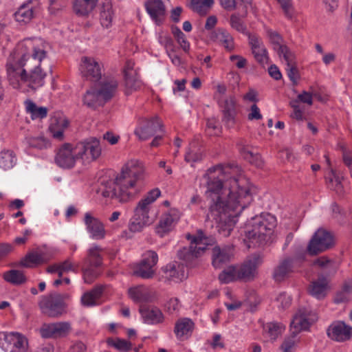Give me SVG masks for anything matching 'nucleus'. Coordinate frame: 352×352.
Instances as JSON below:
<instances>
[{
  "label": "nucleus",
  "mask_w": 352,
  "mask_h": 352,
  "mask_svg": "<svg viewBox=\"0 0 352 352\" xmlns=\"http://www.w3.org/2000/svg\"><path fill=\"white\" fill-rule=\"evenodd\" d=\"M227 171L219 164L208 169L204 175L207 181L206 192L208 202L207 218L217 223L219 234L230 236L236 217L253 200L254 187L243 175L226 180Z\"/></svg>",
  "instance_id": "1"
},
{
  "label": "nucleus",
  "mask_w": 352,
  "mask_h": 352,
  "mask_svg": "<svg viewBox=\"0 0 352 352\" xmlns=\"http://www.w3.org/2000/svg\"><path fill=\"white\" fill-rule=\"evenodd\" d=\"M48 47L41 38H26L11 53L6 67L8 80L14 88L20 80L33 90L44 85L46 73L41 64L47 56Z\"/></svg>",
  "instance_id": "2"
},
{
  "label": "nucleus",
  "mask_w": 352,
  "mask_h": 352,
  "mask_svg": "<svg viewBox=\"0 0 352 352\" xmlns=\"http://www.w3.org/2000/svg\"><path fill=\"white\" fill-rule=\"evenodd\" d=\"M144 168L138 160L129 161L114 179L102 180L99 191L104 197L126 203L133 199L142 188Z\"/></svg>",
  "instance_id": "3"
},
{
  "label": "nucleus",
  "mask_w": 352,
  "mask_h": 352,
  "mask_svg": "<svg viewBox=\"0 0 352 352\" xmlns=\"http://www.w3.org/2000/svg\"><path fill=\"white\" fill-rule=\"evenodd\" d=\"M276 226V217L270 213H261L252 217L245 228L248 247L261 246L268 242Z\"/></svg>",
  "instance_id": "4"
},
{
  "label": "nucleus",
  "mask_w": 352,
  "mask_h": 352,
  "mask_svg": "<svg viewBox=\"0 0 352 352\" xmlns=\"http://www.w3.org/2000/svg\"><path fill=\"white\" fill-rule=\"evenodd\" d=\"M159 188L150 190L138 204L134 209V214L130 220L129 228L133 232H140L143 228L150 224L148 213L151 204L160 196Z\"/></svg>",
  "instance_id": "5"
},
{
  "label": "nucleus",
  "mask_w": 352,
  "mask_h": 352,
  "mask_svg": "<svg viewBox=\"0 0 352 352\" xmlns=\"http://www.w3.org/2000/svg\"><path fill=\"white\" fill-rule=\"evenodd\" d=\"M67 295L51 293L42 296L38 302L41 312L50 318H58L65 313L66 304L64 301Z\"/></svg>",
  "instance_id": "6"
},
{
  "label": "nucleus",
  "mask_w": 352,
  "mask_h": 352,
  "mask_svg": "<svg viewBox=\"0 0 352 352\" xmlns=\"http://www.w3.org/2000/svg\"><path fill=\"white\" fill-rule=\"evenodd\" d=\"M208 238L205 236L203 231L199 230L197 235L191 240L188 248H184L178 252V256L186 262L190 261L199 256L206 249Z\"/></svg>",
  "instance_id": "7"
},
{
  "label": "nucleus",
  "mask_w": 352,
  "mask_h": 352,
  "mask_svg": "<svg viewBox=\"0 0 352 352\" xmlns=\"http://www.w3.org/2000/svg\"><path fill=\"white\" fill-rule=\"evenodd\" d=\"M318 320L317 315L306 307H300L293 316L290 323V331L298 334L307 331Z\"/></svg>",
  "instance_id": "8"
},
{
  "label": "nucleus",
  "mask_w": 352,
  "mask_h": 352,
  "mask_svg": "<svg viewBox=\"0 0 352 352\" xmlns=\"http://www.w3.org/2000/svg\"><path fill=\"white\" fill-rule=\"evenodd\" d=\"M104 66L102 62L94 57L81 58L80 72L83 78L93 82H98L102 76Z\"/></svg>",
  "instance_id": "9"
},
{
  "label": "nucleus",
  "mask_w": 352,
  "mask_h": 352,
  "mask_svg": "<svg viewBox=\"0 0 352 352\" xmlns=\"http://www.w3.org/2000/svg\"><path fill=\"white\" fill-rule=\"evenodd\" d=\"M333 244L332 234L324 229H318L308 244L307 252L311 256L316 255L329 249Z\"/></svg>",
  "instance_id": "10"
},
{
  "label": "nucleus",
  "mask_w": 352,
  "mask_h": 352,
  "mask_svg": "<svg viewBox=\"0 0 352 352\" xmlns=\"http://www.w3.org/2000/svg\"><path fill=\"white\" fill-rule=\"evenodd\" d=\"M263 263V256L256 253L245 261L239 267H237L238 278L245 282L254 280L257 272L256 270Z\"/></svg>",
  "instance_id": "11"
},
{
  "label": "nucleus",
  "mask_w": 352,
  "mask_h": 352,
  "mask_svg": "<svg viewBox=\"0 0 352 352\" xmlns=\"http://www.w3.org/2000/svg\"><path fill=\"white\" fill-rule=\"evenodd\" d=\"M76 152L78 159L90 162L96 160L101 154L100 142L96 138H91L76 145Z\"/></svg>",
  "instance_id": "12"
},
{
  "label": "nucleus",
  "mask_w": 352,
  "mask_h": 352,
  "mask_svg": "<svg viewBox=\"0 0 352 352\" xmlns=\"http://www.w3.org/2000/svg\"><path fill=\"white\" fill-rule=\"evenodd\" d=\"M181 213L176 208H170L168 212L164 213L155 227V232L160 237L172 231L179 221Z\"/></svg>",
  "instance_id": "13"
},
{
  "label": "nucleus",
  "mask_w": 352,
  "mask_h": 352,
  "mask_svg": "<svg viewBox=\"0 0 352 352\" xmlns=\"http://www.w3.org/2000/svg\"><path fill=\"white\" fill-rule=\"evenodd\" d=\"M157 261L158 256L155 252L152 250L146 252L143 254V258L135 270L134 274L142 278H151L155 274L154 267Z\"/></svg>",
  "instance_id": "14"
},
{
  "label": "nucleus",
  "mask_w": 352,
  "mask_h": 352,
  "mask_svg": "<svg viewBox=\"0 0 352 352\" xmlns=\"http://www.w3.org/2000/svg\"><path fill=\"white\" fill-rule=\"evenodd\" d=\"M134 65L133 61L128 60L123 69L126 95H130L133 91L139 90L142 86V82L139 78L137 70L134 69Z\"/></svg>",
  "instance_id": "15"
},
{
  "label": "nucleus",
  "mask_w": 352,
  "mask_h": 352,
  "mask_svg": "<svg viewBox=\"0 0 352 352\" xmlns=\"http://www.w3.org/2000/svg\"><path fill=\"white\" fill-rule=\"evenodd\" d=\"M162 123L157 116L150 119L144 118L135 131V134L142 140H146L153 136L162 129Z\"/></svg>",
  "instance_id": "16"
},
{
  "label": "nucleus",
  "mask_w": 352,
  "mask_h": 352,
  "mask_svg": "<svg viewBox=\"0 0 352 352\" xmlns=\"http://www.w3.org/2000/svg\"><path fill=\"white\" fill-rule=\"evenodd\" d=\"M78 157V154L76 152V146L72 147V144L65 143L58 150L55 161L60 167L70 168L74 166Z\"/></svg>",
  "instance_id": "17"
},
{
  "label": "nucleus",
  "mask_w": 352,
  "mask_h": 352,
  "mask_svg": "<svg viewBox=\"0 0 352 352\" xmlns=\"http://www.w3.org/2000/svg\"><path fill=\"white\" fill-rule=\"evenodd\" d=\"M327 336L336 342H345L352 338V327L344 321L333 322L327 330Z\"/></svg>",
  "instance_id": "18"
},
{
  "label": "nucleus",
  "mask_w": 352,
  "mask_h": 352,
  "mask_svg": "<svg viewBox=\"0 0 352 352\" xmlns=\"http://www.w3.org/2000/svg\"><path fill=\"white\" fill-rule=\"evenodd\" d=\"M294 272V261L289 256L280 259L274 267L272 277L274 282L282 283L289 278Z\"/></svg>",
  "instance_id": "19"
},
{
  "label": "nucleus",
  "mask_w": 352,
  "mask_h": 352,
  "mask_svg": "<svg viewBox=\"0 0 352 352\" xmlns=\"http://www.w3.org/2000/svg\"><path fill=\"white\" fill-rule=\"evenodd\" d=\"M233 250L230 246H214L212 250V265L215 269H221L230 262Z\"/></svg>",
  "instance_id": "20"
},
{
  "label": "nucleus",
  "mask_w": 352,
  "mask_h": 352,
  "mask_svg": "<svg viewBox=\"0 0 352 352\" xmlns=\"http://www.w3.org/2000/svg\"><path fill=\"white\" fill-rule=\"evenodd\" d=\"M219 104L222 109V121L228 127L233 126L236 114V100L235 97L233 96H230L227 98L219 99Z\"/></svg>",
  "instance_id": "21"
},
{
  "label": "nucleus",
  "mask_w": 352,
  "mask_h": 352,
  "mask_svg": "<svg viewBox=\"0 0 352 352\" xmlns=\"http://www.w3.org/2000/svg\"><path fill=\"white\" fill-rule=\"evenodd\" d=\"M84 222L92 239L100 240L104 238L105 230L104 225L98 219L93 217L91 213L86 212L85 214Z\"/></svg>",
  "instance_id": "22"
},
{
  "label": "nucleus",
  "mask_w": 352,
  "mask_h": 352,
  "mask_svg": "<svg viewBox=\"0 0 352 352\" xmlns=\"http://www.w3.org/2000/svg\"><path fill=\"white\" fill-rule=\"evenodd\" d=\"M145 8L156 25L162 23L166 14V7L162 0H148L145 3Z\"/></svg>",
  "instance_id": "23"
},
{
  "label": "nucleus",
  "mask_w": 352,
  "mask_h": 352,
  "mask_svg": "<svg viewBox=\"0 0 352 352\" xmlns=\"http://www.w3.org/2000/svg\"><path fill=\"white\" fill-rule=\"evenodd\" d=\"M131 298L135 302H153L157 299V294L144 286H138L129 289Z\"/></svg>",
  "instance_id": "24"
},
{
  "label": "nucleus",
  "mask_w": 352,
  "mask_h": 352,
  "mask_svg": "<svg viewBox=\"0 0 352 352\" xmlns=\"http://www.w3.org/2000/svg\"><path fill=\"white\" fill-rule=\"evenodd\" d=\"M328 285V277L320 273L318 278L310 283L308 287L309 294L318 300L322 299L327 296Z\"/></svg>",
  "instance_id": "25"
},
{
  "label": "nucleus",
  "mask_w": 352,
  "mask_h": 352,
  "mask_svg": "<svg viewBox=\"0 0 352 352\" xmlns=\"http://www.w3.org/2000/svg\"><path fill=\"white\" fill-rule=\"evenodd\" d=\"M237 148L243 157L250 163L257 167H262L263 161L258 153H254L248 142L245 139H240L236 142Z\"/></svg>",
  "instance_id": "26"
},
{
  "label": "nucleus",
  "mask_w": 352,
  "mask_h": 352,
  "mask_svg": "<svg viewBox=\"0 0 352 352\" xmlns=\"http://www.w3.org/2000/svg\"><path fill=\"white\" fill-rule=\"evenodd\" d=\"M249 44L256 60L261 65L267 63V51L261 39L256 35H249Z\"/></svg>",
  "instance_id": "27"
},
{
  "label": "nucleus",
  "mask_w": 352,
  "mask_h": 352,
  "mask_svg": "<svg viewBox=\"0 0 352 352\" xmlns=\"http://www.w3.org/2000/svg\"><path fill=\"white\" fill-rule=\"evenodd\" d=\"M118 87V80L113 77L104 78L100 82L98 90L99 96L103 101L107 102L110 100L116 94Z\"/></svg>",
  "instance_id": "28"
},
{
  "label": "nucleus",
  "mask_w": 352,
  "mask_h": 352,
  "mask_svg": "<svg viewBox=\"0 0 352 352\" xmlns=\"http://www.w3.org/2000/svg\"><path fill=\"white\" fill-rule=\"evenodd\" d=\"M162 270L166 278L175 282L182 281L187 276L185 266L177 262L167 264Z\"/></svg>",
  "instance_id": "29"
},
{
  "label": "nucleus",
  "mask_w": 352,
  "mask_h": 352,
  "mask_svg": "<svg viewBox=\"0 0 352 352\" xmlns=\"http://www.w3.org/2000/svg\"><path fill=\"white\" fill-rule=\"evenodd\" d=\"M140 312L144 322L149 324H157L162 323L164 320V316L162 311L156 307H148L140 306Z\"/></svg>",
  "instance_id": "30"
},
{
  "label": "nucleus",
  "mask_w": 352,
  "mask_h": 352,
  "mask_svg": "<svg viewBox=\"0 0 352 352\" xmlns=\"http://www.w3.org/2000/svg\"><path fill=\"white\" fill-rule=\"evenodd\" d=\"M194 327L195 324L191 319L188 318H180L175 322L174 333L177 339L184 340L190 336Z\"/></svg>",
  "instance_id": "31"
},
{
  "label": "nucleus",
  "mask_w": 352,
  "mask_h": 352,
  "mask_svg": "<svg viewBox=\"0 0 352 352\" xmlns=\"http://www.w3.org/2000/svg\"><path fill=\"white\" fill-rule=\"evenodd\" d=\"M6 340L10 346V352H26L28 349V340L22 334L11 332L6 336Z\"/></svg>",
  "instance_id": "32"
},
{
  "label": "nucleus",
  "mask_w": 352,
  "mask_h": 352,
  "mask_svg": "<svg viewBox=\"0 0 352 352\" xmlns=\"http://www.w3.org/2000/svg\"><path fill=\"white\" fill-rule=\"evenodd\" d=\"M69 121L63 116L54 117L51 119L49 130L53 138L62 140L63 139L64 131L68 127Z\"/></svg>",
  "instance_id": "33"
},
{
  "label": "nucleus",
  "mask_w": 352,
  "mask_h": 352,
  "mask_svg": "<svg viewBox=\"0 0 352 352\" xmlns=\"http://www.w3.org/2000/svg\"><path fill=\"white\" fill-rule=\"evenodd\" d=\"M98 1L73 0V10L78 16H88L96 8Z\"/></svg>",
  "instance_id": "34"
},
{
  "label": "nucleus",
  "mask_w": 352,
  "mask_h": 352,
  "mask_svg": "<svg viewBox=\"0 0 352 352\" xmlns=\"http://www.w3.org/2000/svg\"><path fill=\"white\" fill-rule=\"evenodd\" d=\"M103 249L94 245L87 250V256L84 259V262L87 265L94 267H99L102 265V253Z\"/></svg>",
  "instance_id": "35"
},
{
  "label": "nucleus",
  "mask_w": 352,
  "mask_h": 352,
  "mask_svg": "<svg viewBox=\"0 0 352 352\" xmlns=\"http://www.w3.org/2000/svg\"><path fill=\"white\" fill-rule=\"evenodd\" d=\"M212 38L223 45L227 51L231 52L234 49V38L228 30L218 28L212 33Z\"/></svg>",
  "instance_id": "36"
},
{
  "label": "nucleus",
  "mask_w": 352,
  "mask_h": 352,
  "mask_svg": "<svg viewBox=\"0 0 352 352\" xmlns=\"http://www.w3.org/2000/svg\"><path fill=\"white\" fill-rule=\"evenodd\" d=\"M103 289L104 287L100 285L94 287L89 292H85L81 297L82 304L86 307H91L98 305Z\"/></svg>",
  "instance_id": "37"
},
{
  "label": "nucleus",
  "mask_w": 352,
  "mask_h": 352,
  "mask_svg": "<svg viewBox=\"0 0 352 352\" xmlns=\"http://www.w3.org/2000/svg\"><path fill=\"white\" fill-rule=\"evenodd\" d=\"M34 16V8L32 6V2L21 5L18 10L14 13V17L18 22L27 23H29Z\"/></svg>",
  "instance_id": "38"
},
{
  "label": "nucleus",
  "mask_w": 352,
  "mask_h": 352,
  "mask_svg": "<svg viewBox=\"0 0 352 352\" xmlns=\"http://www.w3.org/2000/svg\"><path fill=\"white\" fill-rule=\"evenodd\" d=\"M113 16L112 3L110 0H105L100 8V20L103 27L109 28L111 25Z\"/></svg>",
  "instance_id": "39"
},
{
  "label": "nucleus",
  "mask_w": 352,
  "mask_h": 352,
  "mask_svg": "<svg viewBox=\"0 0 352 352\" xmlns=\"http://www.w3.org/2000/svg\"><path fill=\"white\" fill-rule=\"evenodd\" d=\"M47 262L43 253L32 252L27 254L20 261V265L25 267H32Z\"/></svg>",
  "instance_id": "40"
},
{
  "label": "nucleus",
  "mask_w": 352,
  "mask_h": 352,
  "mask_svg": "<svg viewBox=\"0 0 352 352\" xmlns=\"http://www.w3.org/2000/svg\"><path fill=\"white\" fill-rule=\"evenodd\" d=\"M83 102L85 105L91 109H96L105 103L102 97L99 96L98 90L95 89L88 90L86 92L83 98Z\"/></svg>",
  "instance_id": "41"
},
{
  "label": "nucleus",
  "mask_w": 352,
  "mask_h": 352,
  "mask_svg": "<svg viewBox=\"0 0 352 352\" xmlns=\"http://www.w3.org/2000/svg\"><path fill=\"white\" fill-rule=\"evenodd\" d=\"M4 280L14 285H20L25 283L27 278L24 274L17 270H11L3 274Z\"/></svg>",
  "instance_id": "42"
},
{
  "label": "nucleus",
  "mask_w": 352,
  "mask_h": 352,
  "mask_svg": "<svg viewBox=\"0 0 352 352\" xmlns=\"http://www.w3.org/2000/svg\"><path fill=\"white\" fill-rule=\"evenodd\" d=\"M219 280L223 284L239 280L238 278L237 267L235 265H230L224 269L219 274Z\"/></svg>",
  "instance_id": "43"
},
{
  "label": "nucleus",
  "mask_w": 352,
  "mask_h": 352,
  "mask_svg": "<svg viewBox=\"0 0 352 352\" xmlns=\"http://www.w3.org/2000/svg\"><path fill=\"white\" fill-rule=\"evenodd\" d=\"M25 107L27 111L31 114V117L33 120L44 118L47 115V109L46 107H38L32 100H28L25 102Z\"/></svg>",
  "instance_id": "44"
},
{
  "label": "nucleus",
  "mask_w": 352,
  "mask_h": 352,
  "mask_svg": "<svg viewBox=\"0 0 352 352\" xmlns=\"http://www.w3.org/2000/svg\"><path fill=\"white\" fill-rule=\"evenodd\" d=\"M284 329V325L280 322H268L264 326L265 331L267 334L268 337L273 341L277 339Z\"/></svg>",
  "instance_id": "45"
},
{
  "label": "nucleus",
  "mask_w": 352,
  "mask_h": 352,
  "mask_svg": "<svg viewBox=\"0 0 352 352\" xmlns=\"http://www.w3.org/2000/svg\"><path fill=\"white\" fill-rule=\"evenodd\" d=\"M16 162V156L12 151H4L1 153L0 167L8 170L14 167Z\"/></svg>",
  "instance_id": "46"
},
{
  "label": "nucleus",
  "mask_w": 352,
  "mask_h": 352,
  "mask_svg": "<svg viewBox=\"0 0 352 352\" xmlns=\"http://www.w3.org/2000/svg\"><path fill=\"white\" fill-rule=\"evenodd\" d=\"M298 342L297 334L291 332L289 336L284 338L280 346V349L282 352H295Z\"/></svg>",
  "instance_id": "47"
},
{
  "label": "nucleus",
  "mask_w": 352,
  "mask_h": 352,
  "mask_svg": "<svg viewBox=\"0 0 352 352\" xmlns=\"http://www.w3.org/2000/svg\"><path fill=\"white\" fill-rule=\"evenodd\" d=\"M314 264L325 270L326 271L322 272V274H324L327 277L330 276L336 272L333 261L326 256H320L318 258L314 261Z\"/></svg>",
  "instance_id": "48"
},
{
  "label": "nucleus",
  "mask_w": 352,
  "mask_h": 352,
  "mask_svg": "<svg viewBox=\"0 0 352 352\" xmlns=\"http://www.w3.org/2000/svg\"><path fill=\"white\" fill-rule=\"evenodd\" d=\"M230 25L236 31L241 32L246 36L251 35L248 31L247 26L243 22V21L241 19V17L236 14H233L230 16Z\"/></svg>",
  "instance_id": "49"
},
{
  "label": "nucleus",
  "mask_w": 352,
  "mask_h": 352,
  "mask_svg": "<svg viewBox=\"0 0 352 352\" xmlns=\"http://www.w3.org/2000/svg\"><path fill=\"white\" fill-rule=\"evenodd\" d=\"M107 343L109 346H113L120 351L126 352L132 348V344L130 342L118 338L116 339L109 338L107 340Z\"/></svg>",
  "instance_id": "50"
},
{
  "label": "nucleus",
  "mask_w": 352,
  "mask_h": 352,
  "mask_svg": "<svg viewBox=\"0 0 352 352\" xmlns=\"http://www.w3.org/2000/svg\"><path fill=\"white\" fill-rule=\"evenodd\" d=\"M213 3V0H191L190 8L193 11L204 15L206 14V8L211 7Z\"/></svg>",
  "instance_id": "51"
},
{
  "label": "nucleus",
  "mask_w": 352,
  "mask_h": 352,
  "mask_svg": "<svg viewBox=\"0 0 352 352\" xmlns=\"http://www.w3.org/2000/svg\"><path fill=\"white\" fill-rule=\"evenodd\" d=\"M352 291V285L349 283H345L340 291H338L334 298L336 304L343 303L349 300V296Z\"/></svg>",
  "instance_id": "52"
},
{
  "label": "nucleus",
  "mask_w": 352,
  "mask_h": 352,
  "mask_svg": "<svg viewBox=\"0 0 352 352\" xmlns=\"http://www.w3.org/2000/svg\"><path fill=\"white\" fill-rule=\"evenodd\" d=\"M279 3L285 16L289 19L293 20L296 18V12L292 5L291 0H277Z\"/></svg>",
  "instance_id": "53"
},
{
  "label": "nucleus",
  "mask_w": 352,
  "mask_h": 352,
  "mask_svg": "<svg viewBox=\"0 0 352 352\" xmlns=\"http://www.w3.org/2000/svg\"><path fill=\"white\" fill-rule=\"evenodd\" d=\"M280 58H283L286 62L287 65H292L296 62V56L289 47L284 45L276 51Z\"/></svg>",
  "instance_id": "54"
},
{
  "label": "nucleus",
  "mask_w": 352,
  "mask_h": 352,
  "mask_svg": "<svg viewBox=\"0 0 352 352\" xmlns=\"http://www.w3.org/2000/svg\"><path fill=\"white\" fill-rule=\"evenodd\" d=\"M159 43L164 47L166 53L175 52V45L173 39L166 33H160L158 36Z\"/></svg>",
  "instance_id": "55"
},
{
  "label": "nucleus",
  "mask_w": 352,
  "mask_h": 352,
  "mask_svg": "<svg viewBox=\"0 0 352 352\" xmlns=\"http://www.w3.org/2000/svg\"><path fill=\"white\" fill-rule=\"evenodd\" d=\"M56 338L67 336L72 331L71 324L69 322H54Z\"/></svg>",
  "instance_id": "56"
},
{
  "label": "nucleus",
  "mask_w": 352,
  "mask_h": 352,
  "mask_svg": "<svg viewBox=\"0 0 352 352\" xmlns=\"http://www.w3.org/2000/svg\"><path fill=\"white\" fill-rule=\"evenodd\" d=\"M328 187L336 192H341L342 186L341 178L332 170L331 175L327 178Z\"/></svg>",
  "instance_id": "57"
},
{
  "label": "nucleus",
  "mask_w": 352,
  "mask_h": 352,
  "mask_svg": "<svg viewBox=\"0 0 352 352\" xmlns=\"http://www.w3.org/2000/svg\"><path fill=\"white\" fill-rule=\"evenodd\" d=\"M39 333L43 338H56L54 322L43 323L39 329Z\"/></svg>",
  "instance_id": "58"
},
{
  "label": "nucleus",
  "mask_w": 352,
  "mask_h": 352,
  "mask_svg": "<svg viewBox=\"0 0 352 352\" xmlns=\"http://www.w3.org/2000/svg\"><path fill=\"white\" fill-rule=\"evenodd\" d=\"M267 34L275 51L284 45L282 44L283 38L278 32L269 30Z\"/></svg>",
  "instance_id": "59"
},
{
  "label": "nucleus",
  "mask_w": 352,
  "mask_h": 352,
  "mask_svg": "<svg viewBox=\"0 0 352 352\" xmlns=\"http://www.w3.org/2000/svg\"><path fill=\"white\" fill-rule=\"evenodd\" d=\"M286 70L290 80L294 85H296L297 80L299 78V73L297 69L296 63H293L292 65H287Z\"/></svg>",
  "instance_id": "60"
},
{
  "label": "nucleus",
  "mask_w": 352,
  "mask_h": 352,
  "mask_svg": "<svg viewBox=\"0 0 352 352\" xmlns=\"http://www.w3.org/2000/svg\"><path fill=\"white\" fill-rule=\"evenodd\" d=\"M59 265L65 273L68 272L77 273L79 266L78 263H72L69 258L60 263Z\"/></svg>",
  "instance_id": "61"
},
{
  "label": "nucleus",
  "mask_w": 352,
  "mask_h": 352,
  "mask_svg": "<svg viewBox=\"0 0 352 352\" xmlns=\"http://www.w3.org/2000/svg\"><path fill=\"white\" fill-rule=\"evenodd\" d=\"M29 144L30 146L42 149L47 145V141L43 137L31 138L29 139Z\"/></svg>",
  "instance_id": "62"
},
{
  "label": "nucleus",
  "mask_w": 352,
  "mask_h": 352,
  "mask_svg": "<svg viewBox=\"0 0 352 352\" xmlns=\"http://www.w3.org/2000/svg\"><path fill=\"white\" fill-rule=\"evenodd\" d=\"M179 301L177 298H170L165 305L166 310L170 314L179 311Z\"/></svg>",
  "instance_id": "63"
},
{
  "label": "nucleus",
  "mask_w": 352,
  "mask_h": 352,
  "mask_svg": "<svg viewBox=\"0 0 352 352\" xmlns=\"http://www.w3.org/2000/svg\"><path fill=\"white\" fill-rule=\"evenodd\" d=\"M93 267H90L89 265H87L86 268L82 269L83 278L85 282L87 283H92L96 277V272L92 269Z\"/></svg>",
  "instance_id": "64"
}]
</instances>
